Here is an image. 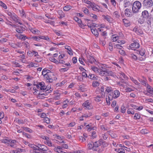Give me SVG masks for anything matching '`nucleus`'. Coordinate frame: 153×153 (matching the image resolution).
I'll return each instance as SVG.
<instances>
[{
  "label": "nucleus",
  "instance_id": "nucleus-1",
  "mask_svg": "<svg viewBox=\"0 0 153 153\" xmlns=\"http://www.w3.org/2000/svg\"><path fill=\"white\" fill-rule=\"evenodd\" d=\"M108 66L107 65L102 64V66L99 68L96 67L92 66L91 69L95 73L101 76H112L113 75V72L106 68H108Z\"/></svg>",
  "mask_w": 153,
  "mask_h": 153
},
{
  "label": "nucleus",
  "instance_id": "nucleus-2",
  "mask_svg": "<svg viewBox=\"0 0 153 153\" xmlns=\"http://www.w3.org/2000/svg\"><path fill=\"white\" fill-rule=\"evenodd\" d=\"M141 6L140 2L139 1H136L134 2L132 6V10L134 13H137Z\"/></svg>",
  "mask_w": 153,
  "mask_h": 153
},
{
  "label": "nucleus",
  "instance_id": "nucleus-3",
  "mask_svg": "<svg viewBox=\"0 0 153 153\" xmlns=\"http://www.w3.org/2000/svg\"><path fill=\"white\" fill-rule=\"evenodd\" d=\"M120 95V91L118 90H115L113 92L110 93L108 96V98L110 100H112L113 98L116 99Z\"/></svg>",
  "mask_w": 153,
  "mask_h": 153
},
{
  "label": "nucleus",
  "instance_id": "nucleus-4",
  "mask_svg": "<svg viewBox=\"0 0 153 153\" xmlns=\"http://www.w3.org/2000/svg\"><path fill=\"white\" fill-rule=\"evenodd\" d=\"M102 143V140L100 139L97 141H96L93 143V151H97L98 150V147L99 146L101 145V144Z\"/></svg>",
  "mask_w": 153,
  "mask_h": 153
},
{
  "label": "nucleus",
  "instance_id": "nucleus-5",
  "mask_svg": "<svg viewBox=\"0 0 153 153\" xmlns=\"http://www.w3.org/2000/svg\"><path fill=\"white\" fill-rule=\"evenodd\" d=\"M143 5L144 7L146 8H149L153 5V2L152 0H144Z\"/></svg>",
  "mask_w": 153,
  "mask_h": 153
},
{
  "label": "nucleus",
  "instance_id": "nucleus-6",
  "mask_svg": "<svg viewBox=\"0 0 153 153\" xmlns=\"http://www.w3.org/2000/svg\"><path fill=\"white\" fill-rule=\"evenodd\" d=\"M45 83L42 82L39 83L38 84L35 85L38 88H40L41 90H45L46 89L47 87L45 85Z\"/></svg>",
  "mask_w": 153,
  "mask_h": 153
},
{
  "label": "nucleus",
  "instance_id": "nucleus-7",
  "mask_svg": "<svg viewBox=\"0 0 153 153\" xmlns=\"http://www.w3.org/2000/svg\"><path fill=\"white\" fill-rule=\"evenodd\" d=\"M7 14L14 21L18 22V19L17 18V16L14 13H11L9 11L7 12Z\"/></svg>",
  "mask_w": 153,
  "mask_h": 153
},
{
  "label": "nucleus",
  "instance_id": "nucleus-8",
  "mask_svg": "<svg viewBox=\"0 0 153 153\" xmlns=\"http://www.w3.org/2000/svg\"><path fill=\"white\" fill-rule=\"evenodd\" d=\"M140 47V45L138 42L136 41L134 42L133 43H131L129 47L131 49L133 48H138Z\"/></svg>",
  "mask_w": 153,
  "mask_h": 153
},
{
  "label": "nucleus",
  "instance_id": "nucleus-9",
  "mask_svg": "<svg viewBox=\"0 0 153 153\" xmlns=\"http://www.w3.org/2000/svg\"><path fill=\"white\" fill-rule=\"evenodd\" d=\"M82 106L85 109H90L92 108L91 104L88 100H87L83 103Z\"/></svg>",
  "mask_w": 153,
  "mask_h": 153
},
{
  "label": "nucleus",
  "instance_id": "nucleus-10",
  "mask_svg": "<svg viewBox=\"0 0 153 153\" xmlns=\"http://www.w3.org/2000/svg\"><path fill=\"white\" fill-rule=\"evenodd\" d=\"M45 75L44 77L45 79L48 80L47 81L48 82L51 83L53 82V80L52 78L51 74H47Z\"/></svg>",
  "mask_w": 153,
  "mask_h": 153
},
{
  "label": "nucleus",
  "instance_id": "nucleus-11",
  "mask_svg": "<svg viewBox=\"0 0 153 153\" xmlns=\"http://www.w3.org/2000/svg\"><path fill=\"white\" fill-rule=\"evenodd\" d=\"M148 12L147 10H144L143 11L142 13V16L143 19H146L149 16Z\"/></svg>",
  "mask_w": 153,
  "mask_h": 153
},
{
  "label": "nucleus",
  "instance_id": "nucleus-12",
  "mask_svg": "<svg viewBox=\"0 0 153 153\" xmlns=\"http://www.w3.org/2000/svg\"><path fill=\"white\" fill-rule=\"evenodd\" d=\"M133 31L139 35L142 34L143 33V31L140 28L137 27H135L134 28Z\"/></svg>",
  "mask_w": 153,
  "mask_h": 153
},
{
  "label": "nucleus",
  "instance_id": "nucleus-13",
  "mask_svg": "<svg viewBox=\"0 0 153 153\" xmlns=\"http://www.w3.org/2000/svg\"><path fill=\"white\" fill-rule=\"evenodd\" d=\"M37 147L39 148L38 149H39V150H40L43 151H46L48 149V148L47 146L40 144H38V145Z\"/></svg>",
  "mask_w": 153,
  "mask_h": 153
},
{
  "label": "nucleus",
  "instance_id": "nucleus-14",
  "mask_svg": "<svg viewBox=\"0 0 153 153\" xmlns=\"http://www.w3.org/2000/svg\"><path fill=\"white\" fill-rule=\"evenodd\" d=\"M125 14L127 17H130L131 16L132 14L131 12V10L129 9H126L125 10Z\"/></svg>",
  "mask_w": 153,
  "mask_h": 153
},
{
  "label": "nucleus",
  "instance_id": "nucleus-15",
  "mask_svg": "<svg viewBox=\"0 0 153 153\" xmlns=\"http://www.w3.org/2000/svg\"><path fill=\"white\" fill-rule=\"evenodd\" d=\"M113 91V88L111 87H106L105 88V94L107 93H112Z\"/></svg>",
  "mask_w": 153,
  "mask_h": 153
},
{
  "label": "nucleus",
  "instance_id": "nucleus-16",
  "mask_svg": "<svg viewBox=\"0 0 153 153\" xmlns=\"http://www.w3.org/2000/svg\"><path fill=\"white\" fill-rule=\"evenodd\" d=\"M146 90L149 93L153 94V88L149 85L146 86Z\"/></svg>",
  "mask_w": 153,
  "mask_h": 153
},
{
  "label": "nucleus",
  "instance_id": "nucleus-17",
  "mask_svg": "<svg viewBox=\"0 0 153 153\" xmlns=\"http://www.w3.org/2000/svg\"><path fill=\"white\" fill-rule=\"evenodd\" d=\"M145 52L146 51L145 49L143 48H142L140 51L137 50L136 53L139 54L141 56H143L145 54Z\"/></svg>",
  "mask_w": 153,
  "mask_h": 153
},
{
  "label": "nucleus",
  "instance_id": "nucleus-18",
  "mask_svg": "<svg viewBox=\"0 0 153 153\" xmlns=\"http://www.w3.org/2000/svg\"><path fill=\"white\" fill-rule=\"evenodd\" d=\"M62 148L59 146H58L54 149V150L58 153H63V152L62 150Z\"/></svg>",
  "mask_w": 153,
  "mask_h": 153
},
{
  "label": "nucleus",
  "instance_id": "nucleus-19",
  "mask_svg": "<svg viewBox=\"0 0 153 153\" xmlns=\"http://www.w3.org/2000/svg\"><path fill=\"white\" fill-rule=\"evenodd\" d=\"M91 6L93 10L94 11H96L98 10L99 11V7L94 3H92V5H91Z\"/></svg>",
  "mask_w": 153,
  "mask_h": 153
},
{
  "label": "nucleus",
  "instance_id": "nucleus-20",
  "mask_svg": "<svg viewBox=\"0 0 153 153\" xmlns=\"http://www.w3.org/2000/svg\"><path fill=\"white\" fill-rule=\"evenodd\" d=\"M91 30L92 33L95 36L97 37L98 36V33L97 30L96 28H91Z\"/></svg>",
  "mask_w": 153,
  "mask_h": 153
},
{
  "label": "nucleus",
  "instance_id": "nucleus-21",
  "mask_svg": "<svg viewBox=\"0 0 153 153\" xmlns=\"http://www.w3.org/2000/svg\"><path fill=\"white\" fill-rule=\"evenodd\" d=\"M143 79H141L140 81V82H141L142 85L146 87L147 86V85H149V84L147 83L146 79L143 76Z\"/></svg>",
  "mask_w": 153,
  "mask_h": 153
},
{
  "label": "nucleus",
  "instance_id": "nucleus-22",
  "mask_svg": "<svg viewBox=\"0 0 153 153\" xmlns=\"http://www.w3.org/2000/svg\"><path fill=\"white\" fill-rule=\"evenodd\" d=\"M65 49L67 50L69 54L70 55H72L73 54V51H72L71 47L69 46H65Z\"/></svg>",
  "mask_w": 153,
  "mask_h": 153
},
{
  "label": "nucleus",
  "instance_id": "nucleus-23",
  "mask_svg": "<svg viewBox=\"0 0 153 153\" xmlns=\"http://www.w3.org/2000/svg\"><path fill=\"white\" fill-rule=\"evenodd\" d=\"M123 21L126 27H128L130 26V22L128 20L124 19H123Z\"/></svg>",
  "mask_w": 153,
  "mask_h": 153
},
{
  "label": "nucleus",
  "instance_id": "nucleus-24",
  "mask_svg": "<svg viewBox=\"0 0 153 153\" xmlns=\"http://www.w3.org/2000/svg\"><path fill=\"white\" fill-rule=\"evenodd\" d=\"M102 16L103 18L105 20H106L109 22H110L111 21V18L110 16L108 15L105 16V15H102Z\"/></svg>",
  "mask_w": 153,
  "mask_h": 153
},
{
  "label": "nucleus",
  "instance_id": "nucleus-25",
  "mask_svg": "<svg viewBox=\"0 0 153 153\" xmlns=\"http://www.w3.org/2000/svg\"><path fill=\"white\" fill-rule=\"evenodd\" d=\"M87 60L90 63L92 64L93 62H94L95 59L93 57L90 56H87Z\"/></svg>",
  "mask_w": 153,
  "mask_h": 153
},
{
  "label": "nucleus",
  "instance_id": "nucleus-26",
  "mask_svg": "<svg viewBox=\"0 0 153 153\" xmlns=\"http://www.w3.org/2000/svg\"><path fill=\"white\" fill-rule=\"evenodd\" d=\"M30 31L34 34H38L40 31L38 30H36L35 28H31L30 29Z\"/></svg>",
  "mask_w": 153,
  "mask_h": 153
},
{
  "label": "nucleus",
  "instance_id": "nucleus-27",
  "mask_svg": "<svg viewBox=\"0 0 153 153\" xmlns=\"http://www.w3.org/2000/svg\"><path fill=\"white\" fill-rule=\"evenodd\" d=\"M9 45L12 47L14 48H16L17 47H19V43H18L17 44H15L13 43H10Z\"/></svg>",
  "mask_w": 153,
  "mask_h": 153
},
{
  "label": "nucleus",
  "instance_id": "nucleus-28",
  "mask_svg": "<svg viewBox=\"0 0 153 153\" xmlns=\"http://www.w3.org/2000/svg\"><path fill=\"white\" fill-rule=\"evenodd\" d=\"M16 30L17 32L19 33H22L24 31L23 28L21 27H19L18 28H17V27Z\"/></svg>",
  "mask_w": 153,
  "mask_h": 153
},
{
  "label": "nucleus",
  "instance_id": "nucleus-29",
  "mask_svg": "<svg viewBox=\"0 0 153 153\" xmlns=\"http://www.w3.org/2000/svg\"><path fill=\"white\" fill-rule=\"evenodd\" d=\"M40 39H44L46 40L47 41H48L49 42L50 41V39L47 36H40Z\"/></svg>",
  "mask_w": 153,
  "mask_h": 153
},
{
  "label": "nucleus",
  "instance_id": "nucleus-30",
  "mask_svg": "<svg viewBox=\"0 0 153 153\" xmlns=\"http://www.w3.org/2000/svg\"><path fill=\"white\" fill-rule=\"evenodd\" d=\"M30 39L32 40H35L37 42L39 41L40 40V36H33L32 37H31Z\"/></svg>",
  "mask_w": 153,
  "mask_h": 153
},
{
  "label": "nucleus",
  "instance_id": "nucleus-31",
  "mask_svg": "<svg viewBox=\"0 0 153 153\" xmlns=\"http://www.w3.org/2000/svg\"><path fill=\"white\" fill-rule=\"evenodd\" d=\"M124 7H128L129 6H131L132 4L129 1H127L126 0L124 1Z\"/></svg>",
  "mask_w": 153,
  "mask_h": 153
},
{
  "label": "nucleus",
  "instance_id": "nucleus-32",
  "mask_svg": "<svg viewBox=\"0 0 153 153\" xmlns=\"http://www.w3.org/2000/svg\"><path fill=\"white\" fill-rule=\"evenodd\" d=\"M93 142L89 143L88 145V150L92 149L93 151Z\"/></svg>",
  "mask_w": 153,
  "mask_h": 153
},
{
  "label": "nucleus",
  "instance_id": "nucleus-33",
  "mask_svg": "<svg viewBox=\"0 0 153 153\" xmlns=\"http://www.w3.org/2000/svg\"><path fill=\"white\" fill-rule=\"evenodd\" d=\"M88 77L92 79H97V77L95 76L94 75L90 74L88 76Z\"/></svg>",
  "mask_w": 153,
  "mask_h": 153
},
{
  "label": "nucleus",
  "instance_id": "nucleus-34",
  "mask_svg": "<svg viewBox=\"0 0 153 153\" xmlns=\"http://www.w3.org/2000/svg\"><path fill=\"white\" fill-rule=\"evenodd\" d=\"M44 142L45 144H47L49 146H53V145L52 144V143L51 141L49 139L48 140L45 141Z\"/></svg>",
  "mask_w": 153,
  "mask_h": 153
},
{
  "label": "nucleus",
  "instance_id": "nucleus-35",
  "mask_svg": "<svg viewBox=\"0 0 153 153\" xmlns=\"http://www.w3.org/2000/svg\"><path fill=\"white\" fill-rule=\"evenodd\" d=\"M146 19V22L148 25H151L152 22V17L150 16H149V17L147 19Z\"/></svg>",
  "mask_w": 153,
  "mask_h": 153
},
{
  "label": "nucleus",
  "instance_id": "nucleus-36",
  "mask_svg": "<svg viewBox=\"0 0 153 153\" xmlns=\"http://www.w3.org/2000/svg\"><path fill=\"white\" fill-rule=\"evenodd\" d=\"M99 83L96 81H94L92 83V86L94 87H96L99 86Z\"/></svg>",
  "mask_w": 153,
  "mask_h": 153
},
{
  "label": "nucleus",
  "instance_id": "nucleus-37",
  "mask_svg": "<svg viewBox=\"0 0 153 153\" xmlns=\"http://www.w3.org/2000/svg\"><path fill=\"white\" fill-rule=\"evenodd\" d=\"M130 57L132 59L135 61L137 59V56L133 53L131 54Z\"/></svg>",
  "mask_w": 153,
  "mask_h": 153
},
{
  "label": "nucleus",
  "instance_id": "nucleus-38",
  "mask_svg": "<svg viewBox=\"0 0 153 153\" xmlns=\"http://www.w3.org/2000/svg\"><path fill=\"white\" fill-rule=\"evenodd\" d=\"M140 118V114L137 113H136L134 117V118L135 120L139 119Z\"/></svg>",
  "mask_w": 153,
  "mask_h": 153
},
{
  "label": "nucleus",
  "instance_id": "nucleus-39",
  "mask_svg": "<svg viewBox=\"0 0 153 153\" xmlns=\"http://www.w3.org/2000/svg\"><path fill=\"white\" fill-rule=\"evenodd\" d=\"M0 5L5 9H7V6L5 4L0 1Z\"/></svg>",
  "mask_w": 153,
  "mask_h": 153
},
{
  "label": "nucleus",
  "instance_id": "nucleus-40",
  "mask_svg": "<svg viewBox=\"0 0 153 153\" xmlns=\"http://www.w3.org/2000/svg\"><path fill=\"white\" fill-rule=\"evenodd\" d=\"M71 7L70 6L67 5L63 8V10L65 11H68L71 9Z\"/></svg>",
  "mask_w": 153,
  "mask_h": 153
},
{
  "label": "nucleus",
  "instance_id": "nucleus-41",
  "mask_svg": "<svg viewBox=\"0 0 153 153\" xmlns=\"http://www.w3.org/2000/svg\"><path fill=\"white\" fill-rule=\"evenodd\" d=\"M96 133V132L95 131L91 132V136L92 139H94L97 137V135Z\"/></svg>",
  "mask_w": 153,
  "mask_h": 153
},
{
  "label": "nucleus",
  "instance_id": "nucleus-42",
  "mask_svg": "<svg viewBox=\"0 0 153 153\" xmlns=\"http://www.w3.org/2000/svg\"><path fill=\"white\" fill-rule=\"evenodd\" d=\"M131 79L132 80L133 82L135 83L136 85H140V83L138 82L137 81L134 79V78H131Z\"/></svg>",
  "mask_w": 153,
  "mask_h": 153
},
{
  "label": "nucleus",
  "instance_id": "nucleus-43",
  "mask_svg": "<svg viewBox=\"0 0 153 153\" xmlns=\"http://www.w3.org/2000/svg\"><path fill=\"white\" fill-rule=\"evenodd\" d=\"M97 25L95 23H92V24H91V25H89L88 24V26L90 27L91 29L92 28H94L95 27H97Z\"/></svg>",
  "mask_w": 153,
  "mask_h": 153
},
{
  "label": "nucleus",
  "instance_id": "nucleus-44",
  "mask_svg": "<svg viewBox=\"0 0 153 153\" xmlns=\"http://www.w3.org/2000/svg\"><path fill=\"white\" fill-rule=\"evenodd\" d=\"M113 15L115 17L118 18L120 16V15L119 13L117 11L114 12L113 13Z\"/></svg>",
  "mask_w": 153,
  "mask_h": 153
},
{
  "label": "nucleus",
  "instance_id": "nucleus-45",
  "mask_svg": "<svg viewBox=\"0 0 153 153\" xmlns=\"http://www.w3.org/2000/svg\"><path fill=\"white\" fill-rule=\"evenodd\" d=\"M127 112L128 114H134V113L133 110L131 108L128 109L127 111Z\"/></svg>",
  "mask_w": 153,
  "mask_h": 153
},
{
  "label": "nucleus",
  "instance_id": "nucleus-46",
  "mask_svg": "<svg viewBox=\"0 0 153 153\" xmlns=\"http://www.w3.org/2000/svg\"><path fill=\"white\" fill-rule=\"evenodd\" d=\"M120 76L121 77H123L124 79H127L128 78L125 75V74L123 73H120Z\"/></svg>",
  "mask_w": 153,
  "mask_h": 153
},
{
  "label": "nucleus",
  "instance_id": "nucleus-47",
  "mask_svg": "<svg viewBox=\"0 0 153 153\" xmlns=\"http://www.w3.org/2000/svg\"><path fill=\"white\" fill-rule=\"evenodd\" d=\"M51 60L53 62L57 64H59L58 61L55 59L54 57H52L51 58Z\"/></svg>",
  "mask_w": 153,
  "mask_h": 153
},
{
  "label": "nucleus",
  "instance_id": "nucleus-48",
  "mask_svg": "<svg viewBox=\"0 0 153 153\" xmlns=\"http://www.w3.org/2000/svg\"><path fill=\"white\" fill-rule=\"evenodd\" d=\"M44 120L45 121V122L46 123H47L49 124L50 123V119L48 117H45Z\"/></svg>",
  "mask_w": 153,
  "mask_h": 153
},
{
  "label": "nucleus",
  "instance_id": "nucleus-49",
  "mask_svg": "<svg viewBox=\"0 0 153 153\" xmlns=\"http://www.w3.org/2000/svg\"><path fill=\"white\" fill-rule=\"evenodd\" d=\"M118 153H125V150L123 148H120L118 149Z\"/></svg>",
  "mask_w": 153,
  "mask_h": 153
},
{
  "label": "nucleus",
  "instance_id": "nucleus-50",
  "mask_svg": "<svg viewBox=\"0 0 153 153\" xmlns=\"http://www.w3.org/2000/svg\"><path fill=\"white\" fill-rule=\"evenodd\" d=\"M145 19H143V18L142 19L140 18L138 21V22L140 24H142L143 23L144 21H145Z\"/></svg>",
  "mask_w": 153,
  "mask_h": 153
},
{
  "label": "nucleus",
  "instance_id": "nucleus-51",
  "mask_svg": "<svg viewBox=\"0 0 153 153\" xmlns=\"http://www.w3.org/2000/svg\"><path fill=\"white\" fill-rule=\"evenodd\" d=\"M23 150V149H18L15 150H13V152L14 153H19L20 152H22V150Z\"/></svg>",
  "mask_w": 153,
  "mask_h": 153
},
{
  "label": "nucleus",
  "instance_id": "nucleus-52",
  "mask_svg": "<svg viewBox=\"0 0 153 153\" xmlns=\"http://www.w3.org/2000/svg\"><path fill=\"white\" fill-rule=\"evenodd\" d=\"M91 126V123H90V124H89L87 125L86 126V128L87 129V130L88 131H91L90 128Z\"/></svg>",
  "mask_w": 153,
  "mask_h": 153
},
{
  "label": "nucleus",
  "instance_id": "nucleus-53",
  "mask_svg": "<svg viewBox=\"0 0 153 153\" xmlns=\"http://www.w3.org/2000/svg\"><path fill=\"white\" fill-rule=\"evenodd\" d=\"M79 141L81 142H84L86 140L85 138L83 137L82 136L79 137Z\"/></svg>",
  "mask_w": 153,
  "mask_h": 153
},
{
  "label": "nucleus",
  "instance_id": "nucleus-54",
  "mask_svg": "<svg viewBox=\"0 0 153 153\" xmlns=\"http://www.w3.org/2000/svg\"><path fill=\"white\" fill-rule=\"evenodd\" d=\"M79 61L81 63V64L82 65H85L84 64V61H85V62L86 60L85 59H82L81 58H79Z\"/></svg>",
  "mask_w": 153,
  "mask_h": 153
},
{
  "label": "nucleus",
  "instance_id": "nucleus-55",
  "mask_svg": "<svg viewBox=\"0 0 153 153\" xmlns=\"http://www.w3.org/2000/svg\"><path fill=\"white\" fill-rule=\"evenodd\" d=\"M115 48H117L119 49H121L123 48V47L118 44L115 45L114 46Z\"/></svg>",
  "mask_w": 153,
  "mask_h": 153
},
{
  "label": "nucleus",
  "instance_id": "nucleus-56",
  "mask_svg": "<svg viewBox=\"0 0 153 153\" xmlns=\"http://www.w3.org/2000/svg\"><path fill=\"white\" fill-rule=\"evenodd\" d=\"M39 150V149H31L30 150V153H35L36 151V150Z\"/></svg>",
  "mask_w": 153,
  "mask_h": 153
},
{
  "label": "nucleus",
  "instance_id": "nucleus-57",
  "mask_svg": "<svg viewBox=\"0 0 153 153\" xmlns=\"http://www.w3.org/2000/svg\"><path fill=\"white\" fill-rule=\"evenodd\" d=\"M27 55L29 56H32L33 55V52L32 51H29L27 52Z\"/></svg>",
  "mask_w": 153,
  "mask_h": 153
},
{
  "label": "nucleus",
  "instance_id": "nucleus-58",
  "mask_svg": "<svg viewBox=\"0 0 153 153\" xmlns=\"http://www.w3.org/2000/svg\"><path fill=\"white\" fill-rule=\"evenodd\" d=\"M120 53L122 55H126L125 51L122 50H120L119 51Z\"/></svg>",
  "mask_w": 153,
  "mask_h": 153
},
{
  "label": "nucleus",
  "instance_id": "nucleus-59",
  "mask_svg": "<svg viewBox=\"0 0 153 153\" xmlns=\"http://www.w3.org/2000/svg\"><path fill=\"white\" fill-rule=\"evenodd\" d=\"M34 63H33L32 62H30L29 64L27 65V67L29 68H30V67H33L34 66Z\"/></svg>",
  "mask_w": 153,
  "mask_h": 153
},
{
  "label": "nucleus",
  "instance_id": "nucleus-60",
  "mask_svg": "<svg viewBox=\"0 0 153 153\" xmlns=\"http://www.w3.org/2000/svg\"><path fill=\"white\" fill-rule=\"evenodd\" d=\"M121 112L122 113H124L126 111V108L125 107L123 106L122 105L121 107Z\"/></svg>",
  "mask_w": 153,
  "mask_h": 153
},
{
  "label": "nucleus",
  "instance_id": "nucleus-61",
  "mask_svg": "<svg viewBox=\"0 0 153 153\" xmlns=\"http://www.w3.org/2000/svg\"><path fill=\"white\" fill-rule=\"evenodd\" d=\"M83 11L85 14H87L89 13V11L87 8H85Z\"/></svg>",
  "mask_w": 153,
  "mask_h": 153
},
{
  "label": "nucleus",
  "instance_id": "nucleus-62",
  "mask_svg": "<svg viewBox=\"0 0 153 153\" xmlns=\"http://www.w3.org/2000/svg\"><path fill=\"white\" fill-rule=\"evenodd\" d=\"M23 135L26 137H27L28 138H30V136L28 135L27 134L25 133V132L23 133Z\"/></svg>",
  "mask_w": 153,
  "mask_h": 153
},
{
  "label": "nucleus",
  "instance_id": "nucleus-63",
  "mask_svg": "<svg viewBox=\"0 0 153 153\" xmlns=\"http://www.w3.org/2000/svg\"><path fill=\"white\" fill-rule=\"evenodd\" d=\"M84 2L85 3L89 4L90 6L92 5V3L88 0H84Z\"/></svg>",
  "mask_w": 153,
  "mask_h": 153
},
{
  "label": "nucleus",
  "instance_id": "nucleus-64",
  "mask_svg": "<svg viewBox=\"0 0 153 153\" xmlns=\"http://www.w3.org/2000/svg\"><path fill=\"white\" fill-rule=\"evenodd\" d=\"M141 132L143 134H147V130L145 129H143L141 131Z\"/></svg>",
  "mask_w": 153,
  "mask_h": 153
}]
</instances>
